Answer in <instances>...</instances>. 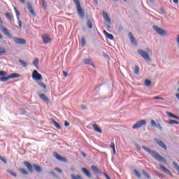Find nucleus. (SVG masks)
I'll list each match as a JSON object with an SVG mask.
<instances>
[{"instance_id": "39448f33", "label": "nucleus", "mask_w": 179, "mask_h": 179, "mask_svg": "<svg viewBox=\"0 0 179 179\" xmlns=\"http://www.w3.org/2000/svg\"><path fill=\"white\" fill-rule=\"evenodd\" d=\"M143 125H146V120H142L140 121H138L134 126L133 129H139V128H141V127H143Z\"/></svg>"}, {"instance_id": "de8ad7c7", "label": "nucleus", "mask_w": 179, "mask_h": 179, "mask_svg": "<svg viewBox=\"0 0 179 179\" xmlns=\"http://www.w3.org/2000/svg\"><path fill=\"white\" fill-rule=\"evenodd\" d=\"M151 127H157L156 122H155L153 120H151Z\"/></svg>"}, {"instance_id": "8fccbe9b", "label": "nucleus", "mask_w": 179, "mask_h": 179, "mask_svg": "<svg viewBox=\"0 0 179 179\" xmlns=\"http://www.w3.org/2000/svg\"><path fill=\"white\" fill-rule=\"evenodd\" d=\"M110 148H111L113 150L115 149V144L114 143V142L111 143Z\"/></svg>"}, {"instance_id": "7c9ffc66", "label": "nucleus", "mask_w": 179, "mask_h": 179, "mask_svg": "<svg viewBox=\"0 0 179 179\" xmlns=\"http://www.w3.org/2000/svg\"><path fill=\"white\" fill-rule=\"evenodd\" d=\"M80 44L82 47H85V45H86V39L83 36L81 38Z\"/></svg>"}, {"instance_id": "a878e982", "label": "nucleus", "mask_w": 179, "mask_h": 179, "mask_svg": "<svg viewBox=\"0 0 179 179\" xmlns=\"http://www.w3.org/2000/svg\"><path fill=\"white\" fill-rule=\"evenodd\" d=\"M6 17H7V19L10 20V22H12V20H13V15H12L9 13H6Z\"/></svg>"}, {"instance_id": "a19ab883", "label": "nucleus", "mask_w": 179, "mask_h": 179, "mask_svg": "<svg viewBox=\"0 0 179 179\" xmlns=\"http://www.w3.org/2000/svg\"><path fill=\"white\" fill-rule=\"evenodd\" d=\"M38 84L39 85V86H41V87H43V89H47V85H45L44 83L38 82Z\"/></svg>"}, {"instance_id": "423d86ee", "label": "nucleus", "mask_w": 179, "mask_h": 179, "mask_svg": "<svg viewBox=\"0 0 179 179\" xmlns=\"http://www.w3.org/2000/svg\"><path fill=\"white\" fill-rule=\"evenodd\" d=\"M32 78L35 80H43V76H41V74L38 73V71H37V70H35L33 71Z\"/></svg>"}, {"instance_id": "f704fd0d", "label": "nucleus", "mask_w": 179, "mask_h": 179, "mask_svg": "<svg viewBox=\"0 0 179 179\" xmlns=\"http://www.w3.org/2000/svg\"><path fill=\"white\" fill-rule=\"evenodd\" d=\"M151 85H152V81H150V80H145V85L147 86V87H149Z\"/></svg>"}, {"instance_id": "f257e3e1", "label": "nucleus", "mask_w": 179, "mask_h": 179, "mask_svg": "<svg viewBox=\"0 0 179 179\" xmlns=\"http://www.w3.org/2000/svg\"><path fill=\"white\" fill-rule=\"evenodd\" d=\"M142 149L145 150V152H148V153H150V155H152V157L155 159V160H157V162H162V163H167V160L162 157L159 154L157 153V152L155 150H151L150 149L148 148L146 146L143 145Z\"/></svg>"}, {"instance_id": "1a4fd4ad", "label": "nucleus", "mask_w": 179, "mask_h": 179, "mask_svg": "<svg viewBox=\"0 0 179 179\" xmlns=\"http://www.w3.org/2000/svg\"><path fill=\"white\" fill-rule=\"evenodd\" d=\"M54 156L59 162H63L64 163H66L68 162V159H66V158L62 157L61 155H59V154L57 152L54 153Z\"/></svg>"}, {"instance_id": "4468645a", "label": "nucleus", "mask_w": 179, "mask_h": 179, "mask_svg": "<svg viewBox=\"0 0 179 179\" xmlns=\"http://www.w3.org/2000/svg\"><path fill=\"white\" fill-rule=\"evenodd\" d=\"M103 19H105L106 22H107L108 23H111V19L108 16V14H107V13L104 11L103 12Z\"/></svg>"}, {"instance_id": "052dcab7", "label": "nucleus", "mask_w": 179, "mask_h": 179, "mask_svg": "<svg viewBox=\"0 0 179 179\" xmlns=\"http://www.w3.org/2000/svg\"><path fill=\"white\" fill-rule=\"evenodd\" d=\"M64 125H65L66 127H69V122L68 121H65Z\"/></svg>"}, {"instance_id": "5fc2aeb1", "label": "nucleus", "mask_w": 179, "mask_h": 179, "mask_svg": "<svg viewBox=\"0 0 179 179\" xmlns=\"http://www.w3.org/2000/svg\"><path fill=\"white\" fill-rule=\"evenodd\" d=\"M103 176H105V178L106 179H111V178H110V176H108V175H107V173H103Z\"/></svg>"}, {"instance_id": "ddd939ff", "label": "nucleus", "mask_w": 179, "mask_h": 179, "mask_svg": "<svg viewBox=\"0 0 179 179\" xmlns=\"http://www.w3.org/2000/svg\"><path fill=\"white\" fill-rule=\"evenodd\" d=\"M38 96L40 97L41 100H43V101H45V103H49L50 99L44 94L41 93H38Z\"/></svg>"}, {"instance_id": "09e8293b", "label": "nucleus", "mask_w": 179, "mask_h": 179, "mask_svg": "<svg viewBox=\"0 0 179 179\" xmlns=\"http://www.w3.org/2000/svg\"><path fill=\"white\" fill-rule=\"evenodd\" d=\"M17 23H18L20 29H22V21L20 20V18L17 19Z\"/></svg>"}, {"instance_id": "37998d69", "label": "nucleus", "mask_w": 179, "mask_h": 179, "mask_svg": "<svg viewBox=\"0 0 179 179\" xmlns=\"http://www.w3.org/2000/svg\"><path fill=\"white\" fill-rule=\"evenodd\" d=\"M14 10L16 13L17 19H19V16H20V13H19V10H17V8H16V7L14 8Z\"/></svg>"}, {"instance_id": "603ef678", "label": "nucleus", "mask_w": 179, "mask_h": 179, "mask_svg": "<svg viewBox=\"0 0 179 179\" xmlns=\"http://www.w3.org/2000/svg\"><path fill=\"white\" fill-rule=\"evenodd\" d=\"M55 170L58 173H62V170L59 168H55Z\"/></svg>"}, {"instance_id": "680f3d73", "label": "nucleus", "mask_w": 179, "mask_h": 179, "mask_svg": "<svg viewBox=\"0 0 179 179\" xmlns=\"http://www.w3.org/2000/svg\"><path fill=\"white\" fill-rule=\"evenodd\" d=\"M136 148V149H138V150H141V146L140 145H137Z\"/></svg>"}, {"instance_id": "774afa93", "label": "nucleus", "mask_w": 179, "mask_h": 179, "mask_svg": "<svg viewBox=\"0 0 179 179\" xmlns=\"http://www.w3.org/2000/svg\"><path fill=\"white\" fill-rule=\"evenodd\" d=\"M176 96L179 99V94H176Z\"/></svg>"}, {"instance_id": "9b49d317", "label": "nucleus", "mask_w": 179, "mask_h": 179, "mask_svg": "<svg viewBox=\"0 0 179 179\" xmlns=\"http://www.w3.org/2000/svg\"><path fill=\"white\" fill-rule=\"evenodd\" d=\"M154 141L157 143V145H159V146H160V148H162V149L167 150V146H166V145L164 144V143H163V141H162L158 138H155Z\"/></svg>"}, {"instance_id": "f3484780", "label": "nucleus", "mask_w": 179, "mask_h": 179, "mask_svg": "<svg viewBox=\"0 0 179 179\" xmlns=\"http://www.w3.org/2000/svg\"><path fill=\"white\" fill-rule=\"evenodd\" d=\"M92 127L94 131H95L96 132H98L99 134H101L102 132L101 129H100L96 124H92Z\"/></svg>"}, {"instance_id": "5701e85b", "label": "nucleus", "mask_w": 179, "mask_h": 179, "mask_svg": "<svg viewBox=\"0 0 179 179\" xmlns=\"http://www.w3.org/2000/svg\"><path fill=\"white\" fill-rule=\"evenodd\" d=\"M129 40H130L131 44H136L135 38L134 37V35H132V33H131V32L129 33Z\"/></svg>"}, {"instance_id": "4be33fe9", "label": "nucleus", "mask_w": 179, "mask_h": 179, "mask_svg": "<svg viewBox=\"0 0 179 179\" xmlns=\"http://www.w3.org/2000/svg\"><path fill=\"white\" fill-rule=\"evenodd\" d=\"M27 9H28L29 12H30V13H31V15H33V16H36V13H34V10L33 9V6H31V5L28 4Z\"/></svg>"}, {"instance_id": "b1692460", "label": "nucleus", "mask_w": 179, "mask_h": 179, "mask_svg": "<svg viewBox=\"0 0 179 179\" xmlns=\"http://www.w3.org/2000/svg\"><path fill=\"white\" fill-rule=\"evenodd\" d=\"M166 115L168 117H171V118H175V120H179V117L173 114L171 112H166Z\"/></svg>"}, {"instance_id": "f8f14e48", "label": "nucleus", "mask_w": 179, "mask_h": 179, "mask_svg": "<svg viewBox=\"0 0 179 179\" xmlns=\"http://www.w3.org/2000/svg\"><path fill=\"white\" fill-rule=\"evenodd\" d=\"M24 164L25 167H27L30 173H34V171L33 170V166H31V164L30 162L25 161L24 162Z\"/></svg>"}, {"instance_id": "473e14b6", "label": "nucleus", "mask_w": 179, "mask_h": 179, "mask_svg": "<svg viewBox=\"0 0 179 179\" xmlns=\"http://www.w3.org/2000/svg\"><path fill=\"white\" fill-rule=\"evenodd\" d=\"M38 62H39L38 58H36L33 61L32 64H33L34 66H36L37 68V65H38Z\"/></svg>"}, {"instance_id": "c756f323", "label": "nucleus", "mask_w": 179, "mask_h": 179, "mask_svg": "<svg viewBox=\"0 0 179 179\" xmlns=\"http://www.w3.org/2000/svg\"><path fill=\"white\" fill-rule=\"evenodd\" d=\"M139 71H140L139 66H138L137 65H135L134 69V72L135 75H139Z\"/></svg>"}, {"instance_id": "0e129e2a", "label": "nucleus", "mask_w": 179, "mask_h": 179, "mask_svg": "<svg viewBox=\"0 0 179 179\" xmlns=\"http://www.w3.org/2000/svg\"><path fill=\"white\" fill-rule=\"evenodd\" d=\"M103 33L105 34V35L106 36L107 34H108V32H107V31L104 30Z\"/></svg>"}, {"instance_id": "69168bd1", "label": "nucleus", "mask_w": 179, "mask_h": 179, "mask_svg": "<svg viewBox=\"0 0 179 179\" xmlns=\"http://www.w3.org/2000/svg\"><path fill=\"white\" fill-rule=\"evenodd\" d=\"M20 1V2H21V3H24V0H19Z\"/></svg>"}, {"instance_id": "a18cd8bd", "label": "nucleus", "mask_w": 179, "mask_h": 179, "mask_svg": "<svg viewBox=\"0 0 179 179\" xmlns=\"http://www.w3.org/2000/svg\"><path fill=\"white\" fill-rule=\"evenodd\" d=\"M0 50H1L0 51V57H1L2 54H5V52H6V50H5V48H1Z\"/></svg>"}, {"instance_id": "338daca9", "label": "nucleus", "mask_w": 179, "mask_h": 179, "mask_svg": "<svg viewBox=\"0 0 179 179\" xmlns=\"http://www.w3.org/2000/svg\"><path fill=\"white\" fill-rule=\"evenodd\" d=\"M82 155L84 157H86V154L85 152H82Z\"/></svg>"}, {"instance_id": "ea45409f", "label": "nucleus", "mask_w": 179, "mask_h": 179, "mask_svg": "<svg viewBox=\"0 0 179 179\" xmlns=\"http://www.w3.org/2000/svg\"><path fill=\"white\" fill-rule=\"evenodd\" d=\"M20 171H21L22 174H23L24 176H27V174H29V172H27V171H26V169H20Z\"/></svg>"}, {"instance_id": "e2e57ef3", "label": "nucleus", "mask_w": 179, "mask_h": 179, "mask_svg": "<svg viewBox=\"0 0 179 179\" xmlns=\"http://www.w3.org/2000/svg\"><path fill=\"white\" fill-rule=\"evenodd\" d=\"M174 3H178V0H173Z\"/></svg>"}, {"instance_id": "0eeeda50", "label": "nucleus", "mask_w": 179, "mask_h": 179, "mask_svg": "<svg viewBox=\"0 0 179 179\" xmlns=\"http://www.w3.org/2000/svg\"><path fill=\"white\" fill-rule=\"evenodd\" d=\"M42 40L44 44H50V43L52 41V38H51L50 36L47 34H45L42 36Z\"/></svg>"}, {"instance_id": "2eb2a0df", "label": "nucleus", "mask_w": 179, "mask_h": 179, "mask_svg": "<svg viewBox=\"0 0 179 179\" xmlns=\"http://www.w3.org/2000/svg\"><path fill=\"white\" fill-rule=\"evenodd\" d=\"M83 173L85 174L88 178H92V174L90 173V171H89L86 168H83L82 169Z\"/></svg>"}, {"instance_id": "e433bc0d", "label": "nucleus", "mask_w": 179, "mask_h": 179, "mask_svg": "<svg viewBox=\"0 0 179 179\" xmlns=\"http://www.w3.org/2000/svg\"><path fill=\"white\" fill-rule=\"evenodd\" d=\"M19 62L20 64H21L22 66H23L24 68H26V66H27V63H26L24 61L20 59Z\"/></svg>"}, {"instance_id": "13d9d810", "label": "nucleus", "mask_w": 179, "mask_h": 179, "mask_svg": "<svg viewBox=\"0 0 179 179\" xmlns=\"http://www.w3.org/2000/svg\"><path fill=\"white\" fill-rule=\"evenodd\" d=\"M50 174H51L52 176H54L55 177L57 176V174L55 173V172H54V171H50Z\"/></svg>"}, {"instance_id": "4c0bfd02", "label": "nucleus", "mask_w": 179, "mask_h": 179, "mask_svg": "<svg viewBox=\"0 0 179 179\" xmlns=\"http://www.w3.org/2000/svg\"><path fill=\"white\" fill-rule=\"evenodd\" d=\"M7 173H8V174H10V176H12L13 177H17V174L16 173L13 172V171L10 170H8Z\"/></svg>"}, {"instance_id": "7ed1b4c3", "label": "nucleus", "mask_w": 179, "mask_h": 179, "mask_svg": "<svg viewBox=\"0 0 179 179\" xmlns=\"http://www.w3.org/2000/svg\"><path fill=\"white\" fill-rule=\"evenodd\" d=\"M138 54H139V55H141L142 57V58H143V59H145V61H152V59H150V57L149 56V54H148L146 52V51L142 50V49H138L137 50Z\"/></svg>"}, {"instance_id": "79ce46f5", "label": "nucleus", "mask_w": 179, "mask_h": 179, "mask_svg": "<svg viewBox=\"0 0 179 179\" xmlns=\"http://www.w3.org/2000/svg\"><path fill=\"white\" fill-rule=\"evenodd\" d=\"M106 37L109 40H114V36H113L111 34H107Z\"/></svg>"}, {"instance_id": "c9c22d12", "label": "nucleus", "mask_w": 179, "mask_h": 179, "mask_svg": "<svg viewBox=\"0 0 179 179\" xmlns=\"http://www.w3.org/2000/svg\"><path fill=\"white\" fill-rule=\"evenodd\" d=\"M71 179H82V176L80 175H78L76 176L74 174L71 175Z\"/></svg>"}, {"instance_id": "58836bf2", "label": "nucleus", "mask_w": 179, "mask_h": 179, "mask_svg": "<svg viewBox=\"0 0 179 179\" xmlns=\"http://www.w3.org/2000/svg\"><path fill=\"white\" fill-rule=\"evenodd\" d=\"M0 160L5 164H8V160L5 157H2V155H0Z\"/></svg>"}, {"instance_id": "cd10ccee", "label": "nucleus", "mask_w": 179, "mask_h": 179, "mask_svg": "<svg viewBox=\"0 0 179 179\" xmlns=\"http://www.w3.org/2000/svg\"><path fill=\"white\" fill-rule=\"evenodd\" d=\"M168 124H169V125H173V124H176V125H178L179 122L174 120H169Z\"/></svg>"}, {"instance_id": "3c124183", "label": "nucleus", "mask_w": 179, "mask_h": 179, "mask_svg": "<svg viewBox=\"0 0 179 179\" xmlns=\"http://www.w3.org/2000/svg\"><path fill=\"white\" fill-rule=\"evenodd\" d=\"M0 76H6V72L0 71Z\"/></svg>"}, {"instance_id": "6e6552de", "label": "nucleus", "mask_w": 179, "mask_h": 179, "mask_svg": "<svg viewBox=\"0 0 179 179\" xmlns=\"http://www.w3.org/2000/svg\"><path fill=\"white\" fill-rule=\"evenodd\" d=\"M0 20H1L0 30H1V31H3V33H4L6 36H10V33H9V31L8 30V29L3 27V20H1V19Z\"/></svg>"}, {"instance_id": "393cba45", "label": "nucleus", "mask_w": 179, "mask_h": 179, "mask_svg": "<svg viewBox=\"0 0 179 179\" xmlns=\"http://www.w3.org/2000/svg\"><path fill=\"white\" fill-rule=\"evenodd\" d=\"M52 122L53 123V125L57 128V129H61V125L57 121L52 119Z\"/></svg>"}, {"instance_id": "6e6d98bb", "label": "nucleus", "mask_w": 179, "mask_h": 179, "mask_svg": "<svg viewBox=\"0 0 179 179\" xmlns=\"http://www.w3.org/2000/svg\"><path fill=\"white\" fill-rule=\"evenodd\" d=\"M80 108H82V110H86V108H87V107L85 105H81Z\"/></svg>"}, {"instance_id": "9d476101", "label": "nucleus", "mask_w": 179, "mask_h": 179, "mask_svg": "<svg viewBox=\"0 0 179 179\" xmlns=\"http://www.w3.org/2000/svg\"><path fill=\"white\" fill-rule=\"evenodd\" d=\"M13 40H14L15 43L16 44H22V45H24L26 44V40L23 39V38H17V37H13Z\"/></svg>"}, {"instance_id": "6ab92c4d", "label": "nucleus", "mask_w": 179, "mask_h": 179, "mask_svg": "<svg viewBox=\"0 0 179 179\" xmlns=\"http://www.w3.org/2000/svg\"><path fill=\"white\" fill-rule=\"evenodd\" d=\"M84 64L85 65H91L92 66H93L94 68V64H93V62H92V59H85L84 60Z\"/></svg>"}, {"instance_id": "c03bdc74", "label": "nucleus", "mask_w": 179, "mask_h": 179, "mask_svg": "<svg viewBox=\"0 0 179 179\" xmlns=\"http://www.w3.org/2000/svg\"><path fill=\"white\" fill-rule=\"evenodd\" d=\"M173 164L174 166V168L176 169V170H177L179 172V166L177 163H176V162H173Z\"/></svg>"}, {"instance_id": "20e7f679", "label": "nucleus", "mask_w": 179, "mask_h": 179, "mask_svg": "<svg viewBox=\"0 0 179 179\" xmlns=\"http://www.w3.org/2000/svg\"><path fill=\"white\" fill-rule=\"evenodd\" d=\"M153 29H154L155 31H156V33H157V34H159V36H162V37H164V36H167V31H166V30H164L156 25L153 26Z\"/></svg>"}, {"instance_id": "4d7b16f0", "label": "nucleus", "mask_w": 179, "mask_h": 179, "mask_svg": "<svg viewBox=\"0 0 179 179\" xmlns=\"http://www.w3.org/2000/svg\"><path fill=\"white\" fill-rule=\"evenodd\" d=\"M63 76L64 78H66L68 76V73L66 71H63Z\"/></svg>"}, {"instance_id": "49530a36", "label": "nucleus", "mask_w": 179, "mask_h": 179, "mask_svg": "<svg viewBox=\"0 0 179 179\" xmlns=\"http://www.w3.org/2000/svg\"><path fill=\"white\" fill-rule=\"evenodd\" d=\"M152 99L153 100H164V98L160 96H155Z\"/></svg>"}, {"instance_id": "a211bd4d", "label": "nucleus", "mask_w": 179, "mask_h": 179, "mask_svg": "<svg viewBox=\"0 0 179 179\" xmlns=\"http://www.w3.org/2000/svg\"><path fill=\"white\" fill-rule=\"evenodd\" d=\"M159 167L164 173H166V174H171V172H170V170H169L167 168L164 167L163 165L159 164Z\"/></svg>"}, {"instance_id": "aec40b11", "label": "nucleus", "mask_w": 179, "mask_h": 179, "mask_svg": "<svg viewBox=\"0 0 179 179\" xmlns=\"http://www.w3.org/2000/svg\"><path fill=\"white\" fill-rule=\"evenodd\" d=\"M33 167L36 173H41V171H43V169H41V167L36 164H34Z\"/></svg>"}, {"instance_id": "2f4dec72", "label": "nucleus", "mask_w": 179, "mask_h": 179, "mask_svg": "<svg viewBox=\"0 0 179 179\" xmlns=\"http://www.w3.org/2000/svg\"><path fill=\"white\" fill-rule=\"evenodd\" d=\"M134 173L137 178H141V173L136 169H134Z\"/></svg>"}, {"instance_id": "864d4df0", "label": "nucleus", "mask_w": 179, "mask_h": 179, "mask_svg": "<svg viewBox=\"0 0 179 179\" xmlns=\"http://www.w3.org/2000/svg\"><path fill=\"white\" fill-rule=\"evenodd\" d=\"M42 8L45 9V1H44V0L42 1Z\"/></svg>"}, {"instance_id": "c85d7f7f", "label": "nucleus", "mask_w": 179, "mask_h": 179, "mask_svg": "<svg viewBox=\"0 0 179 179\" xmlns=\"http://www.w3.org/2000/svg\"><path fill=\"white\" fill-rule=\"evenodd\" d=\"M9 79H10L9 76L7 77H5V76H3V77H0L1 82H8V80H9Z\"/></svg>"}, {"instance_id": "412c9836", "label": "nucleus", "mask_w": 179, "mask_h": 179, "mask_svg": "<svg viewBox=\"0 0 179 179\" xmlns=\"http://www.w3.org/2000/svg\"><path fill=\"white\" fill-rule=\"evenodd\" d=\"M8 76H9L10 79H16L17 78H20V74L13 73L10 74Z\"/></svg>"}, {"instance_id": "72a5a7b5", "label": "nucleus", "mask_w": 179, "mask_h": 179, "mask_svg": "<svg viewBox=\"0 0 179 179\" xmlns=\"http://www.w3.org/2000/svg\"><path fill=\"white\" fill-rule=\"evenodd\" d=\"M142 173L144 177H145V178H148V179L150 178V175H149V173H148L145 170H143Z\"/></svg>"}, {"instance_id": "dca6fc26", "label": "nucleus", "mask_w": 179, "mask_h": 179, "mask_svg": "<svg viewBox=\"0 0 179 179\" xmlns=\"http://www.w3.org/2000/svg\"><path fill=\"white\" fill-rule=\"evenodd\" d=\"M91 169L96 174H101V171H100V169H99V168H97L96 166H92Z\"/></svg>"}, {"instance_id": "bf43d9fd", "label": "nucleus", "mask_w": 179, "mask_h": 179, "mask_svg": "<svg viewBox=\"0 0 179 179\" xmlns=\"http://www.w3.org/2000/svg\"><path fill=\"white\" fill-rule=\"evenodd\" d=\"M157 127L159 128V129H160V131H162V129H163V128L162 127V125H160V124H158L157 125Z\"/></svg>"}, {"instance_id": "f03ea898", "label": "nucleus", "mask_w": 179, "mask_h": 179, "mask_svg": "<svg viewBox=\"0 0 179 179\" xmlns=\"http://www.w3.org/2000/svg\"><path fill=\"white\" fill-rule=\"evenodd\" d=\"M73 3L76 6L77 12L78 14V16L80 17V19L85 18V11L82 8V6H80V1L79 0H73Z\"/></svg>"}, {"instance_id": "bb28decb", "label": "nucleus", "mask_w": 179, "mask_h": 179, "mask_svg": "<svg viewBox=\"0 0 179 179\" xmlns=\"http://www.w3.org/2000/svg\"><path fill=\"white\" fill-rule=\"evenodd\" d=\"M87 27L88 29H93V24L92 23V20H87Z\"/></svg>"}]
</instances>
